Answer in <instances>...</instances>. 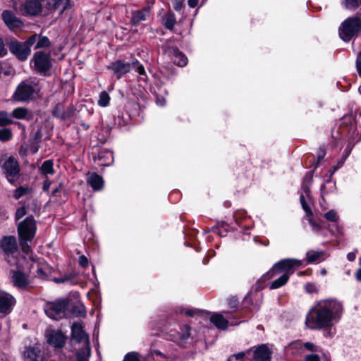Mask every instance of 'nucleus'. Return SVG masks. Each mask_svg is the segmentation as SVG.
Listing matches in <instances>:
<instances>
[{"label": "nucleus", "instance_id": "4be33fe9", "mask_svg": "<svg viewBox=\"0 0 361 361\" xmlns=\"http://www.w3.org/2000/svg\"><path fill=\"white\" fill-rule=\"evenodd\" d=\"M271 352L265 345L258 346L254 352L255 361H269Z\"/></svg>", "mask_w": 361, "mask_h": 361}, {"label": "nucleus", "instance_id": "f257e3e1", "mask_svg": "<svg viewBox=\"0 0 361 361\" xmlns=\"http://www.w3.org/2000/svg\"><path fill=\"white\" fill-rule=\"evenodd\" d=\"M343 310V303L336 299L321 300L309 311L306 324L313 330L332 327L341 319Z\"/></svg>", "mask_w": 361, "mask_h": 361}, {"label": "nucleus", "instance_id": "39448f33", "mask_svg": "<svg viewBox=\"0 0 361 361\" xmlns=\"http://www.w3.org/2000/svg\"><path fill=\"white\" fill-rule=\"evenodd\" d=\"M361 30V19L357 16L350 17L345 20L339 27L340 37L345 42H349Z\"/></svg>", "mask_w": 361, "mask_h": 361}, {"label": "nucleus", "instance_id": "37998d69", "mask_svg": "<svg viewBox=\"0 0 361 361\" xmlns=\"http://www.w3.org/2000/svg\"><path fill=\"white\" fill-rule=\"evenodd\" d=\"M90 349L88 350L86 348V352L84 350H79L76 354L77 361H88V357L90 356Z\"/></svg>", "mask_w": 361, "mask_h": 361}, {"label": "nucleus", "instance_id": "c756f323", "mask_svg": "<svg viewBox=\"0 0 361 361\" xmlns=\"http://www.w3.org/2000/svg\"><path fill=\"white\" fill-rule=\"evenodd\" d=\"M151 356L154 361H173L174 359L173 356L164 354L159 350H152Z\"/></svg>", "mask_w": 361, "mask_h": 361}, {"label": "nucleus", "instance_id": "680f3d73", "mask_svg": "<svg viewBox=\"0 0 361 361\" xmlns=\"http://www.w3.org/2000/svg\"><path fill=\"white\" fill-rule=\"evenodd\" d=\"M357 252V250H355L353 252H349V253L347 255V259H348L350 262H353V261H354V260L355 259V258H356Z\"/></svg>", "mask_w": 361, "mask_h": 361}, {"label": "nucleus", "instance_id": "09e8293b", "mask_svg": "<svg viewBox=\"0 0 361 361\" xmlns=\"http://www.w3.org/2000/svg\"><path fill=\"white\" fill-rule=\"evenodd\" d=\"M250 351V350L246 351V352H240L237 354H234L231 356H230L227 361H232L233 358H235L236 360H242L247 353H248Z\"/></svg>", "mask_w": 361, "mask_h": 361}, {"label": "nucleus", "instance_id": "e2e57ef3", "mask_svg": "<svg viewBox=\"0 0 361 361\" xmlns=\"http://www.w3.org/2000/svg\"><path fill=\"white\" fill-rule=\"evenodd\" d=\"M6 54L3 41L0 39V56H3Z\"/></svg>", "mask_w": 361, "mask_h": 361}, {"label": "nucleus", "instance_id": "6e6552de", "mask_svg": "<svg viewBox=\"0 0 361 361\" xmlns=\"http://www.w3.org/2000/svg\"><path fill=\"white\" fill-rule=\"evenodd\" d=\"M32 61L35 68L40 73H46L51 66L50 54L43 51L35 52Z\"/></svg>", "mask_w": 361, "mask_h": 361}, {"label": "nucleus", "instance_id": "58836bf2", "mask_svg": "<svg viewBox=\"0 0 361 361\" xmlns=\"http://www.w3.org/2000/svg\"><path fill=\"white\" fill-rule=\"evenodd\" d=\"M13 133L9 128H1L0 129V141L2 142H6L11 140Z\"/></svg>", "mask_w": 361, "mask_h": 361}, {"label": "nucleus", "instance_id": "5fc2aeb1", "mask_svg": "<svg viewBox=\"0 0 361 361\" xmlns=\"http://www.w3.org/2000/svg\"><path fill=\"white\" fill-rule=\"evenodd\" d=\"M185 0H172L173 8L176 11H180Z\"/></svg>", "mask_w": 361, "mask_h": 361}, {"label": "nucleus", "instance_id": "c85d7f7f", "mask_svg": "<svg viewBox=\"0 0 361 361\" xmlns=\"http://www.w3.org/2000/svg\"><path fill=\"white\" fill-rule=\"evenodd\" d=\"M290 346L293 348L298 349H302V348H304L305 350L312 352L319 351V347L311 342L302 343L301 341H295L291 343Z\"/></svg>", "mask_w": 361, "mask_h": 361}, {"label": "nucleus", "instance_id": "052dcab7", "mask_svg": "<svg viewBox=\"0 0 361 361\" xmlns=\"http://www.w3.org/2000/svg\"><path fill=\"white\" fill-rule=\"evenodd\" d=\"M324 329H326L324 335L326 337L327 336L331 337L336 334L335 329H333L332 327H328V328H324Z\"/></svg>", "mask_w": 361, "mask_h": 361}, {"label": "nucleus", "instance_id": "cd10ccee", "mask_svg": "<svg viewBox=\"0 0 361 361\" xmlns=\"http://www.w3.org/2000/svg\"><path fill=\"white\" fill-rule=\"evenodd\" d=\"M39 173L43 176L53 175L55 173L53 160L44 161L39 168Z\"/></svg>", "mask_w": 361, "mask_h": 361}, {"label": "nucleus", "instance_id": "f03ea898", "mask_svg": "<svg viewBox=\"0 0 361 361\" xmlns=\"http://www.w3.org/2000/svg\"><path fill=\"white\" fill-rule=\"evenodd\" d=\"M37 230L36 221L32 216L26 217L18 225V233L20 245L23 252L25 255L31 252L28 243L31 242L35 235Z\"/></svg>", "mask_w": 361, "mask_h": 361}, {"label": "nucleus", "instance_id": "a211bd4d", "mask_svg": "<svg viewBox=\"0 0 361 361\" xmlns=\"http://www.w3.org/2000/svg\"><path fill=\"white\" fill-rule=\"evenodd\" d=\"M300 204L302 205L303 210L305 211V212L306 214L308 221H309L310 224L311 225L313 231L317 233H319V231H322V226L320 225V224L313 221V219H312V217H311L312 215V209L307 205V202H305V197H304L303 195L300 196Z\"/></svg>", "mask_w": 361, "mask_h": 361}, {"label": "nucleus", "instance_id": "a878e982", "mask_svg": "<svg viewBox=\"0 0 361 361\" xmlns=\"http://www.w3.org/2000/svg\"><path fill=\"white\" fill-rule=\"evenodd\" d=\"M150 14L149 7H145L142 10L135 11L132 13L131 21L133 24L139 23L141 21L145 20Z\"/></svg>", "mask_w": 361, "mask_h": 361}, {"label": "nucleus", "instance_id": "6e6d98bb", "mask_svg": "<svg viewBox=\"0 0 361 361\" xmlns=\"http://www.w3.org/2000/svg\"><path fill=\"white\" fill-rule=\"evenodd\" d=\"M26 214V210L24 207H20L16 210V219H20L23 216H24Z\"/></svg>", "mask_w": 361, "mask_h": 361}, {"label": "nucleus", "instance_id": "72a5a7b5", "mask_svg": "<svg viewBox=\"0 0 361 361\" xmlns=\"http://www.w3.org/2000/svg\"><path fill=\"white\" fill-rule=\"evenodd\" d=\"M59 109V107H56V109L54 111V115L56 117L64 119L71 117L75 112V108L73 106H68L66 111H63V114H58Z\"/></svg>", "mask_w": 361, "mask_h": 361}, {"label": "nucleus", "instance_id": "5701e85b", "mask_svg": "<svg viewBox=\"0 0 361 361\" xmlns=\"http://www.w3.org/2000/svg\"><path fill=\"white\" fill-rule=\"evenodd\" d=\"M210 321L219 329L225 330L228 327V319L223 314L214 313L210 317Z\"/></svg>", "mask_w": 361, "mask_h": 361}, {"label": "nucleus", "instance_id": "2f4dec72", "mask_svg": "<svg viewBox=\"0 0 361 361\" xmlns=\"http://www.w3.org/2000/svg\"><path fill=\"white\" fill-rule=\"evenodd\" d=\"M176 23V19L175 15L171 12H169L163 18V24L164 27L170 30H173Z\"/></svg>", "mask_w": 361, "mask_h": 361}, {"label": "nucleus", "instance_id": "a19ab883", "mask_svg": "<svg viewBox=\"0 0 361 361\" xmlns=\"http://www.w3.org/2000/svg\"><path fill=\"white\" fill-rule=\"evenodd\" d=\"M50 45V41L49 38L46 36H38L37 35V42L35 47V49H39L43 47H47Z\"/></svg>", "mask_w": 361, "mask_h": 361}, {"label": "nucleus", "instance_id": "6ab92c4d", "mask_svg": "<svg viewBox=\"0 0 361 361\" xmlns=\"http://www.w3.org/2000/svg\"><path fill=\"white\" fill-rule=\"evenodd\" d=\"M42 10V4L39 0H27L23 5V14L35 16Z\"/></svg>", "mask_w": 361, "mask_h": 361}, {"label": "nucleus", "instance_id": "7c9ffc66", "mask_svg": "<svg viewBox=\"0 0 361 361\" xmlns=\"http://www.w3.org/2000/svg\"><path fill=\"white\" fill-rule=\"evenodd\" d=\"M323 252L310 250L307 252V261L308 263L319 262L322 260Z\"/></svg>", "mask_w": 361, "mask_h": 361}, {"label": "nucleus", "instance_id": "13d9d810", "mask_svg": "<svg viewBox=\"0 0 361 361\" xmlns=\"http://www.w3.org/2000/svg\"><path fill=\"white\" fill-rule=\"evenodd\" d=\"M356 68L358 72V74L361 77V51L359 52L356 59Z\"/></svg>", "mask_w": 361, "mask_h": 361}, {"label": "nucleus", "instance_id": "f3484780", "mask_svg": "<svg viewBox=\"0 0 361 361\" xmlns=\"http://www.w3.org/2000/svg\"><path fill=\"white\" fill-rule=\"evenodd\" d=\"M47 341L56 348H62L65 344V336L59 331L50 330L47 334Z\"/></svg>", "mask_w": 361, "mask_h": 361}, {"label": "nucleus", "instance_id": "ddd939ff", "mask_svg": "<svg viewBox=\"0 0 361 361\" xmlns=\"http://www.w3.org/2000/svg\"><path fill=\"white\" fill-rule=\"evenodd\" d=\"M26 255L32 262L30 268L37 269V276L41 279H47L51 274V267L47 263L35 262L31 252Z\"/></svg>", "mask_w": 361, "mask_h": 361}, {"label": "nucleus", "instance_id": "bf43d9fd", "mask_svg": "<svg viewBox=\"0 0 361 361\" xmlns=\"http://www.w3.org/2000/svg\"><path fill=\"white\" fill-rule=\"evenodd\" d=\"M305 360V361H321L319 356L316 354L307 355Z\"/></svg>", "mask_w": 361, "mask_h": 361}, {"label": "nucleus", "instance_id": "4c0bfd02", "mask_svg": "<svg viewBox=\"0 0 361 361\" xmlns=\"http://www.w3.org/2000/svg\"><path fill=\"white\" fill-rule=\"evenodd\" d=\"M110 99L109 94L106 91H102L99 95L97 104L101 107H106L109 105Z\"/></svg>", "mask_w": 361, "mask_h": 361}, {"label": "nucleus", "instance_id": "3c124183", "mask_svg": "<svg viewBox=\"0 0 361 361\" xmlns=\"http://www.w3.org/2000/svg\"><path fill=\"white\" fill-rule=\"evenodd\" d=\"M37 39V35H33L30 36L27 39L23 42L25 45H26L27 47H29L30 49V47L34 44V43Z\"/></svg>", "mask_w": 361, "mask_h": 361}, {"label": "nucleus", "instance_id": "20e7f679", "mask_svg": "<svg viewBox=\"0 0 361 361\" xmlns=\"http://www.w3.org/2000/svg\"><path fill=\"white\" fill-rule=\"evenodd\" d=\"M302 266V261L296 259H284L276 263L272 269L263 277L272 278L278 274H287L289 276L294 272V269Z\"/></svg>", "mask_w": 361, "mask_h": 361}, {"label": "nucleus", "instance_id": "2eb2a0df", "mask_svg": "<svg viewBox=\"0 0 361 361\" xmlns=\"http://www.w3.org/2000/svg\"><path fill=\"white\" fill-rule=\"evenodd\" d=\"M2 18L5 24L11 30L20 28L23 25V22L10 11H4L2 13Z\"/></svg>", "mask_w": 361, "mask_h": 361}, {"label": "nucleus", "instance_id": "dca6fc26", "mask_svg": "<svg viewBox=\"0 0 361 361\" xmlns=\"http://www.w3.org/2000/svg\"><path fill=\"white\" fill-rule=\"evenodd\" d=\"M117 78H120L122 75L128 73L131 68V63L121 60L116 61L109 66Z\"/></svg>", "mask_w": 361, "mask_h": 361}, {"label": "nucleus", "instance_id": "393cba45", "mask_svg": "<svg viewBox=\"0 0 361 361\" xmlns=\"http://www.w3.org/2000/svg\"><path fill=\"white\" fill-rule=\"evenodd\" d=\"M87 181L94 190H99L104 185L102 178L96 173L87 174Z\"/></svg>", "mask_w": 361, "mask_h": 361}, {"label": "nucleus", "instance_id": "4468645a", "mask_svg": "<svg viewBox=\"0 0 361 361\" xmlns=\"http://www.w3.org/2000/svg\"><path fill=\"white\" fill-rule=\"evenodd\" d=\"M164 51L175 64L180 67L187 65V57L176 47H169Z\"/></svg>", "mask_w": 361, "mask_h": 361}, {"label": "nucleus", "instance_id": "c03bdc74", "mask_svg": "<svg viewBox=\"0 0 361 361\" xmlns=\"http://www.w3.org/2000/svg\"><path fill=\"white\" fill-rule=\"evenodd\" d=\"M324 217L330 221L336 222L338 220V216L335 210H329L324 214Z\"/></svg>", "mask_w": 361, "mask_h": 361}, {"label": "nucleus", "instance_id": "69168bd1", "mask_svg": "<svg viewBox=\"0 0 361 361\" xmlns=\"http://www.w3.org/2000/svg\"><path fill=\"white\" fill-rule=\"evenodd\" d=\"M156 102L159 106H164L166 104V100L164 97H157Z\"/></svg>", "mask_w": 361, "mask_h": 361}, {"label": "nucleus", "instance_id": "b1692460", "mask_svg": "<svg viewBox=\"0 0 361 361\" xmlns=\"http://www.w3.org/2000/svg\"><path fill=\"white\" fill-rule=\"evenodd\" d=\"M11 116L16 119L31 121L33 118V114L25 107H17L13 110Z\"/></svg>", "mask_w": 361, "mask_h": 361}, {"label": "nucleus", "instance_id": "1a4fd4ad", "mask_svg": "<svg viewBox=\"0 0 361 361\" xmlns=\"http://www.w3.org/2000/svg\"><path fill=\"white\" fill-rule=\"evenodd\" d=\"M16 304V300L11 294L0 292V317L11 314Z\"/></svg>", "mask_w": 361, "mask_h": 361}, {"label": "nucleus", "instance_id": "f704fd0d", "mask_svg": "<svg viewBox=\"0 0 361 361\" xmlns=\"http://www.w3.org/2000/svg\"><path fill=\"white\" fill-rule=\"evenodd\" d=\"M190 329L189 326L185 325L184 327L181 329V332H178L177 334H172V336L176 341H183L189 338L190 335Z\"/></svg>", "mask_w": 361, "mask_h": 361}, {"label": "nucleus", "instance_id": "aec40b11", "mask_svg": "<svg viewBox=\"0 0 361 361\" xmlns=\"http://www.w3.org/2000/svg\"><path fill=\"white\" fill-rule=\"evenodd\" d=\"M1 247L4 252L12 254L17 250L16 239L14 236H7L2 239Z\"/></svg>", "mask_w": 361, "mask_h": 361}, {"label": "nucleus", "instance_id": "0eeeda50", "mask_svg": "<svg viewBox=\"0 0 361 361\" xmlns=\"http://www.w3.org/2000/svg\"><path fill=\"white\" fill-rule=\"evenodd\" d=\"M36 92L34 87L25 81L20 83L14 92L12 99L15 102H25L35 98Z\"/></svg>", "mask_w": 361, "mask_h": 361}, {"label": "nucleus", "instance_id": "e433bc0d", "mask_svg": "<svg viewBox=\"0 0 361 361\" xmlns=\"http://www.w3.org/2000/svg\"><path fill=\"white\" fill-rule=\"evenodd\" d=\"M13 123L14 121L8 113L4 111H0V126H6Z\"/></svg>", "mask_w": 361, "mask_h": 361}, {"label": "nucleus", "instance_id": "473e14b6", "mask_svg": "<svg viewBox=\"0 0 361 361\" xmlns=\"http://www.w3.org/2000/svg\"><path fill=\"white\" fill-rule=\"evenodd\" d=\"M289 279V276L287 274H282L278 279L274 280L271 286V289L279 288L285 285Z\"/></svg>", "mask_w": 361, "mask_h": 361}, {"label": "nucleus", "instance_id": "c9c22d12", "mask_svg": "<svg viewBox=\"0 0 361 361\" xmlns=\"http://www.w3.org/2000/svg\"><path fill=\"white\" fill-rule=\"evenodd\" d=\"M342 5L348 10L355 11L361 6V0H343Z\"/></svg>", "mask_w": 361, "mask_h": 361}, {"label": "nucleus", "instance_id": "0e129e2a", "mask_svg": "<svg viewBox=\"0 0 361 361\" xmlns=\"http://www.w3.org/2000/svg\"><path fill=\"white\" fill-rule=\"evenodd\" d=\"M197 312V310L188 309L185 310V314L188 317H193Z\"/></svg>", "mask_w": 361, "mask_h": 361}, {"label": "nucleus", "instance_id": "864d4df0", "mask_svg": "<svg viewBox=\"0 0 361 361\" xmlns=\"http://www.w3.org/2000/svg\"><path fill=\"white\" fill-rule=\"evenodd\" d=\"M79 265L83 268H85L88 266L89 262L86 256L81 255L78 259Z\"/></svg>", "mask_w": 361, "mask_h": 361}, {"label": "nucleus", "instance_id": "79ce46f5", "mask_svg": "<svg viewBox=\"0 0 361 361\" xmlns=\"http://www.w3.org/2000/svg\"><path fill=\"white\" fill-rule=\"evenodd\" d=\"M30 192V189L27 187L20 186L16 189L13 192V197L15 199L18 200L21 197L26 195Z\"/></svg>", "mask_w": 361, "mask_h": 361}, {"label": "nucleus", "instance_id": "ea45409f", "mask_svg": "<svg viewBox=\"0 0 361 361\" xmlns=\"http://www.w3.org/2000/svg\"><path fill=\"white\" fill-rule=\"evenodd\" d=\"M113 154L111 152H106L105 155L99 157L100 164L103 166L110 165L113 162Z\"/></svg>", "mask_w": 361, "mask_h": 361}, {"label": "nucleus", "instance_id": "49530a36", "mask_svg": "<svg viewBox=\"0 0 361 361\" xmlns=\"http://www.w3.org/2000/svg\"><path fill=\"white\" fill-rule=\"evenodd\" d=\"M305 290H306L308 293H310V294L317 293H318V291H319V288H318V286H317L316 284L312 283H307V284L305 286Z\"/></svg>", "mask_w": 361, "mask_h": 361}, {"label": "nucleus", "instance_id": "7ed1b4c3", "mask_svg": "<svg viewBox=\"0 0 361 361\" xmlns=\"http://www.w3.org/2000/svg\"><path fill=\"white\" fill-rule=\"evenodd\" d=\"M0 168L11 183L16 182L20 176V165L18 160L13 156L4 154L0 157Z\"/></svg>", "mask_w": 361, "mask_h": 361}, {"label": "nucleus", "instance_id": "a18cd8bd", "mask_svg": "<svg viewBox=\"0 0 361 361\" xmlns=\"http://www.w3.org/2000/svg\"><path fill=\"white\" fill-rule=\"evenodd\" d=\"M123 361H141L140 355L137 353L130 352L127 353Z\"/></svg>", "mask_w": 361, "mask_h": 361}, {"label": "nucleus", "instance_id": "774afa93", "mask_svg": "<svg viewBox=\"0 0 361 361\" xmlns=\"http://www.w3.org/2000/svg\"><path fill=\"white\" fill-rule=\"evenodd\" d=\"M355 278L357 281H361V268L358 269L355 273Z\"/></svg>", "mask_w": 361, "mask_h": 361}, {"label": "nucleus", "instance_id": "412c9836", "mask_svg": "<svg viewBox=\"0 0 361 361\" xmlns=\"http://www.w3.org/2000/svg\"><path fill=\"white\" fill-rule=\"evenodd\" d=\"M69 5L68 0H46V7L49 10H59L61 13L65 11Z\"/></svg>", "mask_w": 361, "mask_h": 361}, {"label": "nucleus", "instance_id": "bb28decb", "mask_svg": "<svg viewBox=\"0 0 361 361\" xmlns=\"http://www.w3.org/2000/svg\"><path fill=\"white\" fill-rule=\"evenodd\" d=\"M39 353L40 350L37 348H27L23 353L24 359L25 361L39 360Z\"/></svg>", "mask_w": 361, "mask_h": 361}, {"label": "nucleus", "instance_id": "338daca9", "mask_svg": "<svg viewBox=\"0 0 361 361\" xmlns=\"http://www.w3.org/2000/svg\"><path fill=\"white\" fill-rule=\"evenodd\" d=\"M199 0H188V4L190 8H195Z\"/></svg>", "mask_w": 361, "mask_h": 361}, {"label": "nucleus", "instance_id": "de8ad7c7", "mask_svg": "<svg viewBox=\"0 0 361 361\" xmlns=\"http://www.w3.org/2000/svg\"><path fill=\"white\" fill-rule=\"evenodd\" d=\"M133 65L136 66L135 71L138 73V75H144L145 74H146L144 66L142 64H140L138 61H135V62H133Z\"/></svg>", "mask_w": 361, "mask_h": 361}, {"label": "nucleus", "instance_id": "423d86ee", "mask_svg": "<svg viewBox=\"0 0 361 361\" xmlns=\"http://www.w3.org/2000/svg\"><path fill=\"white\" fill-rule=\"evenodd\" d=\"M68 301L67 299H59L54 302H49L45 307V313L54 320L63 318L68 310Z\"/></svg>", "mask_w": 361, "mask_h": 361}, {"label": "nucleus", "instance_id": "4d7b16f0", "mask_svg": "<svg viewBox=\"0 0 361 361\" xmlns=\"http://www.w3.org/2000/svg\"><path fill=\"white\" fill-rule=\"evenodd\" d=\"M327 185H331V188L335 187V183H332L330 180H327L324 185H322V186L321 188V192H322V197H324V195H326L329 192V191H326V186Z\"/></svg>", "mask_w": 361, "mask_h": 361}, {"label": "nucleus", "instance_id": "f8f14e48", "mask_svg": "<svg viewBox=\"0 0 361 361\" xmlns=\"http://www.w3.org/2000/svg\"><path fill=\"white\" fill-rule=\"evenodd\" d=\"M10 51L21 61L27 59L30 54L31 49L27 47L24 43L17 41L12 42L9 44Z\"/></svg>", "mask_w": 361, "mask_h": 361}, {"label": "nucleus", "instance_id": "8fccbe9b", "mask_svg": "<svg viewBox=\"0 0 361 361\" xmlns=\"http://www.w3.org/2000/svg\"><path fill=\"white\" fill-rule=\"evenodd\" d=\"M302 192L300 194V196L302 195H303L305 199V198L310 199V188H309V184H307L306 183H304L303 185H302ZM305 201L306 202L305 200Z\"/></svg>", "mask_w": 361, "mask_h": 361}, {"label": "nucleus", "instance_id": "9d476101", "mask_svg": "<svg viewBox=\"0 0 361 361\" xmlns=\"http://www.w3.org/2000/svg\"><path fill=\"white\" fill-rule=\"evenodd\" d=\"M72 338L77 343H83L87 349L90 350V339L87 334L83 330L82 324L74 322L71 326Z\"/></svg>", "mask_w": 361, "mask_h": 361}, {"label": "nucleus", "instance_id": "9b49d317", "mask_svg": "<svg viewBox=\"0 0 361 361\" xmlns=\"http://www.w3.org/2000/svg\"><path fill=\"white\" fill-rule=\"evenodd\" d=\"M11 282L15 287L25 289L30 283L29 275L20 270L11 271Z\"/></svg>", "mask_w": 361, "mask_h": 361}, {"label": "nucleus", "instance_id": "603ef678", "mask_svg": "<svg viewBox=\"0 0 361 361\" xmlns=\"http://www.w3.org/2000/svg\"><path fill=\"white\" fill-rule=\"evenodd\" d=\"M71 279H72L71 276H61V277H58V278H54V281L57 283H63L65 282H68V281H71Z\"/></svg>", "mask_w": 361, "mask_h": 361}]
</instances>
